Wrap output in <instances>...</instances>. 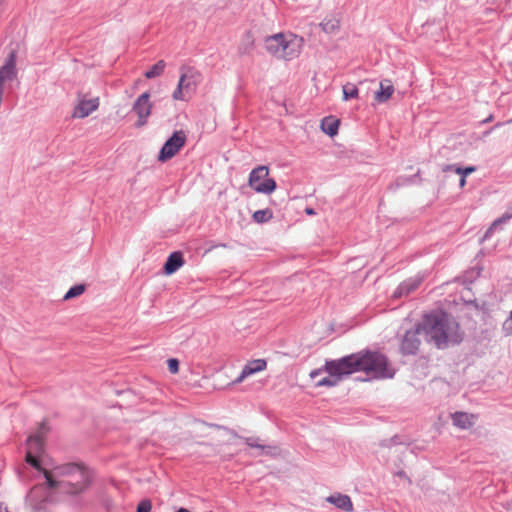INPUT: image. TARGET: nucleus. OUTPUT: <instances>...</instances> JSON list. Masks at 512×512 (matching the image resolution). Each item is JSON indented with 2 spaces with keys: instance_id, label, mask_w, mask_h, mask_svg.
<instances>
[{
  "instance_id": "f257e3e1",
  "label": "nucleus",
  "mask_w": 512,
  "mask_h": 512,
  "mask_svg": "<svg viewBox=\"0 0 512 512\" xmlns=\"http://www.w3.org/2000/svg\"><path fill=\"white\" fill-rule=\"evenodd\" d=\"M423 339L442 349L449 344L459 343L462 339L459 324L446 313H430L420 321Z\"/></svg>"
},
{
  "instance_id": "f03ea898",
  "label": "nucleus",
  "mask_w": 512,
  "mask_h": 512,
  "mask_svg": "<svg viewBox=\"0 0 512 512\" xmlns=\"http://www.w3.org/2000/svg\"><path fill=\"white\" fill-rule=\"evenodd\" d=\"M53 473L57 477L67 478L63 480V491L70 495L85 492L93 480V472L82 463L58 465L54 467Z\"/></svg>"
},
{
  "instance_id": "7ed1b4c3",
  "label": "nucleus",
  "mask_w": 512,
  "mask_h": 512,
  "mask_svg": "<svg viewBox=\"0 0 512 512\" xmlns=\"http://www.w3.org/2000/svg\"><path fill=\"white\" fill-rule=\"evenodd\" d=\"M264 45L266 52L271 56L289 61L300 55L304 39L293 33H276L266 37Z\"/></svg>"
},
{
  "instance_id": "20e7f679",
  "label": "nucleus",
  "mask_w": 512,
  "mask_h": 512,
  "mask_svg": "<svg viewBox=\"0 0 512 512\" xmlns=\"http://www.w3.org/2000/svg\"><path fill=\"white\" fill-rule=\"evenodd\" d=\"M358 372L363 371L372 378H392L393 369L386 356L378 352L356 353Z\"/></svg>"
},
{
  "instance_id": "39448f33",
  "label": "nucleus",
  "mask_w": 512,
  "mask_h": 512,
  "mask_svg": "<svg viewBox=\"0 0 512 512\" xmlns=\"http://www.w3.org/2000/svg\"><path fill=\"white\" fill-rule=\"evenodd\" d=\"M180 78L176 89L172 93V97L176 101H187L196 91L201 81V74L192 67H181Z\"/></svg>"
},
{
  "instance_id": "423d86ee",
  "label": "nucleus",
  "mask_w": 512,
  "mask_h": 512,
  "mask_svg": "<svg viewBox=\"0 0 512 512\" xmlns=\"http://www.w3.org/2000/svg\"><path fill=\"white\" fill-rule=\"evenodd\" d=\"M270 170L268 166L260 165L252 169L248 177V185L257 193L272 194L277 184L273 178L269 177Z\"/></svg>"
},
{
  "instance_id": "0eeeda50",
  "label": "nucleus",
  "mask_w": 512,
  "mask_h": 512,
  "mask_svg": "<svg viewBox=\"0 0 512 512\" xmlns=\"http://www.w3.org/2000/svg\"><path fill=\"white\" fill-rule=\"evenodd\" d=\"M357 364L356 354H351L337 360L326 361L324 371L340 381L342 377L358 372Z\"/></svg>"
},
{
  "instance_id": "6e6552de",
  "label": "nucleus",
  "mask_w": 512,
  "mask_h": 512,
  "mask_svg": "<svg viewBox=\"0 0 512 512\" xmlns=\"http://www.w3.org/2000/svg\"><path fill=\"white\" fill-rule=\"evenodd\" d=\"M187 141L186 133L183 130H178L164 143L160 150L158 160L160 162H166L173 158L181 148L184 147Z\"/></svg>"
},
{
  "instance_id": "1a4fd4ad",
  "label": "nucleus",
  "mask_w": 512,
  "mask_h": 512,
  "mask_svg": "<svg viewBox=\"0 0 512 512\" xmlns=\"http://www.w3.org/2000/svg\"><path fill=\"white\" fill-rule=\"evenodd\" d=\"M422 339L423 330L419 322L413 329L406 331L401 342V351L404 354H415L420 348Z\"/></svg>"
},
{
  "instance_id": "9d476101",
  "label": "nucleus",
  "mask_w": 512,
  "mask_h": 512,
  "mask_svg": "<svg viewBox=\"0 0 512 512\" xmlns=\"http://www.w3.org/2000/svg\"><path fill=\"white\" fill-rule=\"evenodd\" d=\"M152 107L153 105L150 101V94L148 92H144L136 99L132 109L138 116L136 123L137 127H142L147 124Z\"/></svg>"
},
{
  "instance_id": "9b49d317",
  "label": "nucleus",
  "mask_w": 512,
  "mask_h": 512,
  "mask_svg": "<svg viewBox=\"0 0 512 512\" xmlns=\"http://www.w3.org/2000/svg\"><path fill=\"white\" fill-rule=\"evenodd\" d=\"M99 98H87L86 95H82L78 99L77 105L74 107L72 117L73 118H85L92 112L96 111L99 107Z\"/></svg>"
},
{
  "instance_id": "f8f14e48",
  "label": "nucleus",
  "mask_w": 512,
  "mask_h": 512,
  "mask_svg": "<svg viewBox=\"0 0 512 512\" xmlns=\"http://www.w3.org/2000/svg\"><path fill=\"white\" fill-rule=\"evenodd\" d=\"M48 432V427L45 422H42L35 434L27 439V452L41 455L44 451V439Z\"/></svg>"
},
{
  "instance_id": "ddd939ff",
  "label": "nucleus",
  "mask_w": 512,
  "mask_h": 512,
  "mask_svg": "<svg viewBox=\"0 0 512 512\" xmlns=\"http://www.w3.org/2000/svg\"><path fill=\"white\" fill-rule=\"evenodd\" d=\"M267 368V362L264 359H255L249 361L242 369L239 377L235 380V383H241L245 378L264 371Z\"/></svg>"
},
{
  "instance_id": "4468645a",
  "label": "nucleus",
  "mask_w": 512,
  "mask_h": 512,
  "mask_svg": "<svg viewBox=\"0 0 512 512\" xmlns=\"http://www.w3.org/2000/svg\"><path fill=\"white\" fill-rule=\"evenodd\" d=\"M451 418L453 425L463 430L471 428L477 420L476 415L467 412H455Z\"/></svg>"
},
{
  "instance_id": "2eb2a0df",
  "label": "nucleus",
  "mask_w": 512,
  "mask_h": 512,
  "mask_svg": "<svg viewBox=\"0 0 512 512\" xmlns=\"http://www.w3.org/2000/svg\"><path fill=\"white\" fill-rule=\"evenodd\" d=\"M184 265V259L181 252H173L169 255L165 265L164 272L167 275L175 273L180 267Z\"/></svg>"
},
{
  "instance_id": "dca6fc26",
  "label": "nucleus",
  "mask_w": 512,
  "mask_h": 512,
  "mask_svg": "<svg viewBox=\"0 0 512 512\" xmlns=\"http://www.w3.org/2000/svg\"><path fill=\"white\" fill-rule=\"evenodd\" d=\"M327 501L337 508L344 510L346 512L353 511V503L348 495L336 493L327 498Z\"/></svg>"
},
{
  "instance_id": "f3484780",
  "label": "nucleus",
  "mask_w": 512,
  "mask_h": 512,
  "mask_svg": "<svg viewBox=\"0 0 512 512\" xmlns=\"http://www.w3.org/2000/svg\"><path fill=\"white\" fill-rule=\"evenodd\" d=\"M394 93V87L389 79H384L380 82L379 91L375 92L374 99L378 103L388 101Z\"/></svg>"
},
{
  "instance_id": "a211bd4d",
  "label": "nucleus",
  "mask_w": 512,
  "mask_h": 512,
  "mask_svg": "<svg viewBox=\"0 0 512 512\" xmlns=\"http://www.w3.org/2000/svg\"><path fill=\"white\" fill-rule=\"evenodd\" d=\"M339 120L334 117H325L321 122V129L329 136H335L338 133Z\"/></svg>"
},
{
  "instance_id": "6ab92c4d",
  "label": "nucleus",
  "mask_w": 512,
  "mask_h": 512,
  "mask_svg": "<svg viewBox=\"0 0 512 512\" xmlns=\"http://www.w3.org/2000/svg\"><path fill=\"white\" fill-rule=\"evenodd\" d=\"M254 48V38L252 36V34L250 32H247L240 45H239V52L241 54H248L252 51V49Z\"/></svg>"
},
{
  "instance_id": "aec40b11",
  "label": "nucleus",
  "mask_w": 512,
  "mask_h": 512,
  "mask_svg": "<svg viewBox=\"0 0 512 512\" xmlns=\"http://www.w3.org/2000/svg\"><path fill=\"white\" fill-rule=\"evenodd\" d=\"M320 26L325 33H334L339 28V20L336 17L325 18Z\"/></svg>"
},
{
  "instance_id": "412c9836",
  "label": "nucleus",
  "mask_w": 512,
  "mask_h": 512,
  "mask_svg": "<svg viewBox=\"0 0 512 512\" xmlns=\"http://www.w3.org/2000/svg\"><path fill=\"white\" fill-rule=\"evenodd\" d=\"M342 91L344 101H347L349 99H356L359 96V90L357 86L353 83H347L343 85Z\"/></svg>"
},
{
  "instance_id": "4be33fe9",
  "label": "nucleus",
  "mask_w": 512,
  "mask_h": 512,
  "mask_svg": "<svg viewBox=\"0 0 512 512\" xmlns=\"http://www.w3.org/2000/svg\"><path fill=\"white\" fill-rule=\"evenodd\" d=\"M165 67H166L165 61L164 60H159L156 64H154L151 67L150 70H148L145 73V77L148 78V79H152V78L158 77V76H160L164 72Z\"/></svg>"
},
{
  "instance_id": "5701e85b",
  "label": "nucleus",
  "mask_w": 512,
  "mask_h": 512,
  "mask_svg": "<svg viewBox=\"0 0 512 512\" xmlns=\"http://www.w3.org/2000/svg\"><path fill=\"white\" fill-rule=\"evenodd\" d=\"M256 223H265L273 218V212L270 209L257 210L252 215Z\"/></svg>"
},
{
  "instance_id": "b1692460",
  "label": "nucleus",
  "mask_w": 512,
  "mask_h": 512,
  "mask_svg": "<svg viewBox=\"0 0 512 512\" xmlns=\"http://www.w3.org/2000/svg\"><path fill=\"white\" fill-rule=\"evenodd\" d=\"M86 290V286L84 284H78L71 287L64 296V300H70L72 298L78 297L82 295Z\"/></svg>"
},
{
  "instance_id": "393cba45",
  "label": "nucleus",
  "mask_w": 512,
  "mask_h": 512,
  "mask_svg": "<svg viewBox=\"0 0 512 512\" xmlns=\"http://www.w3.org/2000/svg\"><path fill=\"white\" fill-rule=\"evenodd\" d=\"M44 477L46 479L47 485L50 489H56L58 487H61L63 490V481H57L53 478L52 472L48 470H43Z\"/></svg>"
},
{
  "instance_id": "a878e982",
  "label": "nucleus",
  "mask_w": 512,
  "mask_h": 512,
  "mask_svg": "<svg viewBox=\"0 0 512 512\" xmlns=\"http://www.w3.org/2000/svg\"><path fill=\"white\" fill-rule=\"evenodd\" d=\"M454 169V171L457 173V174H460V175H464V177H466L467 175L473 173L476 168L474 166H469V167H466V168H461V167H453L451 165H447L446 167L443 168V171H449V170H452Z\"/></svg>"
},
{
  "instance_id": "bb28decb",
  "label": "nucleus",
  "mask_w": 512,
  "mask_h": 512,
  "mask_svg": "<svg viewBox=\"0 0 512 512\" xmlns=\"http://www.w3.org/2000/svg\"><path fill=\"white\" fill-rule=\"evenodd\" d=\"M39 456L40 455H36L34 453H26L25 460L27 463H29L31 466H33L35 469L43 472L44 469L41 467L40 462L38 460Z\"/></svg>"
},
{
  "instance_id": "cd10ccee",
  "label": "nucleus",
  "mask_w": 512,
  "mask_h": 512,
  "mask_svg": "<svg viewBox=\"0 0 512 512\" xmlns=\"http://www.w3.org/2000/svg\"><path fill=\"white\" fill-rule=\"evenodd\" d=\"M339 381L335 378V377H332V376H328V377H325L323 379H321L320 381H318L315 386L316 387H321V386H328V387H332V386H335Z\"/></svg>"
},
{
  "instance_id": "c85d7f7f",
  "label": "nucleus",
  "mask_w": 512,
  "mask_h": 512,
  "mask_svg": "<svg viewBox=\"0 0 512 512\" xmlns=\"http://www.w3.org/2000/svg\"><path fill=\"white\" fill-rule=\"evenodd\" d=\"M418 287V282L413 283H403L399 287V293L402 294H409L410 292L414 291Z\"/></svg>"
},
{
  "instance_id": "c756f323",
  "label": "nucleus",
  "mask_w": 512,
  "mask_h": 512,
  "mask_svg": "<svg viewBox=\"0 0 512 512\" xmlns=\"http://www.w3.org/2000/svg\"><path fill=\"white\" fill-rule=\"evenodd\" d=\"M168 370L172 374H177L179 371V361L175 358H171L167 361Z\"/></svg>"
},
{
  "instance_id": "7c9ffc66",
  "label": "nucleus",
  "mask_w": 512,
  "mask_h": 512,
  "mask_svg": "<svg viewBox=\"0 0 512 512\" xmlns=\"http://www.w3.org/2000/svg\"><path fill=\"white\" fill-rule=\"evenodd\" d=\"M152 504L150 500H142L137 506V512H150Z\"/></svg>"
},
{
  "instance_id": "2f4dec72",
  "label": "nucleus",
  "mask_w": 512,
  "mask_h": 512,
  "mask_svg": "<svg viewBox=\"0 0 512 512\" xmlns=\"http://www.w3.org/2000/svg\"><path fill=\"white\" fill-rule=\"evenodd\" d=\"M503 331L506 335L512 334V311L510 312L509 318L503 323Z\"/></svg>"
},
{
  "instance_id": "473e14b6",
  "label": "nucleus",
  "mask_w": 512,
  "mask_h": 512,
  "mask_svg": "<svg viewBox=\"0 0 512 512\" xmlns=\"http://www.w3.org/2000/svg\"><path fill=\"white\" fill-rule=\"evenodd\" d=\"M322 371H324V368L323 369H315L310 372L309 376L311 379H315L318 375L321 374Z\"/></svg>"
},
{
  "instance_id": "72a5a7b5",
  "label": "nucleus",
  "mask_w": 512,
  "mask_h": 512,
  "mask_svg": "<svg viewBox=\"0 0 512 512\" xmlns=\"http://www.w3.org/2000/svg\"><path fill=\"white\" fill-rule=\"evenodd\" d=\"M461 179H460V187H464L465 184H466V177H464V175H461Z\"/></svg>"
},
{
  "instance_id": "f704fd0d",
  "label": "nucleus",
  "mask_w": 512,
  "mask_h": 512,
  "mask_svg": "<svg viewBox=\"0 0 512 512\" xmlns=\"http://www.w3.org/2000/svg\"><path fill=\"white\" fill-rule=\"evenodd\" d=\"M0 512H9L7 507L0 503Z\"/></svg>"
},
{
  "instance_id": "c9c22d12",
  "label": "nucleus",
  "mask_w": 512,
  "mask_h": 512,
  "mask_svg": "<svg viewBox=\"0 0 512 512\" xmlns=\"http://www.w3.org/2000/svg\"><path fill=\"white\" fill-rule=\"evenodd\" d=\"M305 212L308 214V215H313L314 214V210L312 208H306L305 209Z\"/></svg>"
},
{
  "instance_id": "e433bc0d",
  "label": "nucleus",
  "mask_w": 512,
  "mask_h": 512,
  "mask_svg": "<svg viewBox=\"0 0 512 512\" xmlns=\"http://www.w3.org/2000/svg\"><path fill=\"white\" fill-rule=\"evenodd\" d=\"M248 445L251 447H256V445L253 444V442H250V440L247 441Z\"/></svg>"
},
{
  "instance_id": "4c0bfd02",
  "label": "nucleus",
  "mask_w": 512,
  "mask_h": 512,
  "mask_svg": "<svg viewBox=\"0 0 512 512\" xmlns=\"http://www.w3.org/2000/svg\"><path fill=\"white\" fill-rule=\"evenodd\" d=\"M71 480H73V481L80 480V477L76 476L75 478H72Z\"/></svg>"
}]
</instances>
